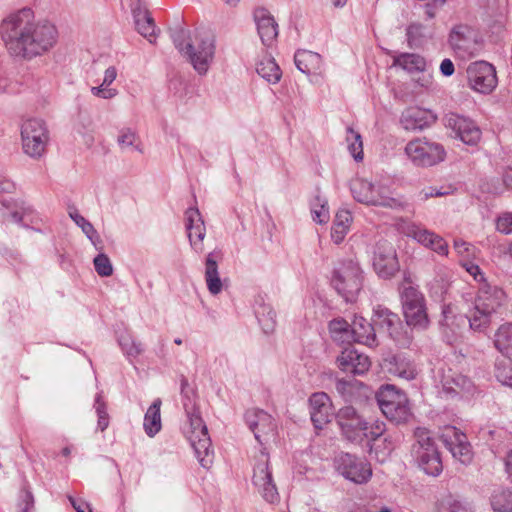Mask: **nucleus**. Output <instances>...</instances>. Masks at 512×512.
Masks as SVG:
<instances>
[{"instance_id":"nucleus-1","label":"nucleus","mask_w":512,"mask_h":512,"mask_svg":"<svg viewBox=\"0 0 512 512\" xmlns=\"http://www.w3.org/2000/svg\"><path fill=\"white\" fill-rule=\"evenodd\" d=\"M1 38L11 55L32 58L50 50L57 42L58 31L48 21H35L31 8L9 13L0 24Z\"/></svg>"},{"instance_id":"nucleus-2","label":"nucleus","mask_w":512,"mask_h":512,"mask_svg":"<svg viewBox=\"0 0 512 512\" xmlns=\"http://www.w3.org/2000/svg\"><path fill=\"white\" fill-rule=\"evenodd\" d=\"M506 301L504 290L498 286L484 282L479 285L478 293L475 298V306L470 316L455 314L454 307L447 305L443 308V328L446 337H449L448 330L452 336H457L458 331L465 327L467 322L471 329L481 331L490 324V317Z\"/></svg>"},{"instance_id":"nucleus-3","label":"nucleus","mask_w":512,"mask_h":512,"mask_svg":"<svg viewBox=\"0 0 512 512\" xmlns=\"http://www.w3.org/2000/svg\"><path fill=\"white\" fill-rule=\"evenodd\" d=\"M176 49L187 57L199 74H205L214 58L215 40L207 32H196L192 37L189 31L179 28L172 33Z\"/></svg>"},{"instance_id":"nucleus-4","label":"nucleus","mask_w":512,"mask_h":512,"mask_svg":"<svg viewBox=\"0 0 512 512\" xmlns=\"http://www.w3.org/2000/svg\"><path fill=\"white\" fill-rule=\"evenodd\" d=\"M402 312L406 324L418 330H425L430 324L426 299L419 288L413 285L410 274H405L399 286Z\"/></svg>"},{"instance_id":"nucleus-5","label":"nucleus","mask_w":512,"mask_h":512,"mask_svg":"<svg viewBox=\"0 0 512 512\" xmlns=\"http://www.w3.org/2000/svg\"><path fill=\"white\" fill-rule=\"evenodd\" d=\"M187 416L188 425L184 429L185 436L194 449L200 465L209 469L213 464L214 452L211 449V439L207 426L198 411L187 412Z\"/></svg>"},{"instance_id":"nucleus-6","label":"nucleus","mask_w":512,"mask_h":512,"mask_svg":"<svg viewBox=\"0 0 512 512\" xmlns=\"http://www.w3.org/2000/svg\"><path fill=\"white\" fill-rule=\"evenodd\" d=\"M363 281V271L359 263L352 259L340 262L331 278L332 286L347 302H353L357 298Z\"/></svg>"},{"instance_id":"nucleus-7","label":"nucleus","mask_w":512,"mask_h":512,"mask_svg":"<svg viewBox=\"0 0 512 512\" xmlns=\"http://www.w3.org/2000/svg\"><path fill=\"white\" fill-rule=\"evenodd\" d=\"M415 438L413 453L419 466L426 474L438 476L443 470V465L430 432L426 428H417Z\"/></svg>"},{"instance_id":"nucleus-8","label":"nucleus","mask_w":512,"mask_h":512,"mask_svg":"<svg viewBox=\"0 0 512 512\" xmlns=\"http://www.w3.org/2000/svg\"><path fill=\"white\" fill-rule=\"evenodd\" d=\"M377 402L382 413L390 421L398 424L406 423L412 416L406 394L393 385L380 388L377 393Z\"/></svg>"},{"instance_id":"nucleus-9","label":"nucleus","mask_w":512,"mask_h":512,"mask_svg":"<svg viewBox=\"0 0 512 512\" xmlns=\"http://www.w3.org/2000/svg\"><path fill=\"white\" fill-rule=\"evenodd\" d=\"M405 153L416 166L429 167L444 161V147L426 138H416L407 143Z\"/></svg>"},{"instance_id":"nucleus-10","label":"nucleus","mask_w":512,"mask_h":512,"mask_svg":"<svg viewBox=\"0 0 512 512\" xmlns=\"http://www.w3.org/2000/svg\"><path fill=\"white\" fill-rule=\"evenodd\" d=\"M23 151L33 158H40L46 151L49 132L45 123L39 119H29L21 128Z\"/></svg>"},{"instance_id":"nucleus-11","label":"nucleus","mask_w":512,"mask_h":512,"mask_svg":"<svg viewBox=\"0 0 512 512\" xmlns=\"http://www.w3.org/2000/svg\"><path fill=\"white\" fill-rule=\"evenodd\" d=\"M350 189L354 199L360 203L388 208L401 206L398 199L389 196L382 187L376 188L367 180L360 178L352 180Z\"/></svg>"},{"instance_id":"nucleus-12","label":"nucleus","mask_w":512,"mask_h":512,"mask_svg":"<svg viewBox=\"0 0 512 512\" xmlns=\"http://www.w3.org/2000/svg\"><path fill=\"white\" fill-rule=\"evenodd\" d=\"M397 230L416 240L419 244L433 250L441 256L448 255V244L440 235L426 229L420 224L409 220L399 219L396 223Z\"/></svg>"},{"instance_id":"nucleus-13","label":"nucleus","mask_w":512,"mask_h":512,"mask_svg":"<svg viewBox=\"0 0 512 512\" xmlns=\"http://www.w3.org/2000/svg\"><path fill=\"white\" fill-rule=\"evenodd\" d=\"M335 467L340 475L355 484H365L372 477L371 464L353 454L341 453L335 459Z\"/></svg>"},{"instance_id":"nucleus-14","label":"nucleus","mask_w":512,"mask_h":512,"mask_svg":"<svg viewBox=\"0 0 512 512\" xmlns=\"http://www.w3.org/2000/svg\"><path fill=\"white\" fill-rule=\"evenodd\" d=\"M252 483L257 492L269 503L279 500L277 486L273 480L272 470L269 465V457L261 453V457L254 465Z\"/></svg>"},{"instance_id":"nucleus-15","label":"nucleus","mask_w":512,"mask_h":512,"mask_svg":"<svg viewBox=\"0 0 512 512\" xmlns=\"http://www.w3.org/2000/svg\"><path fill=\"white\" fill-rule=\"evenodd\" d=\"M467 79L471 89L482 94L491 93L497 85L494 66L486 61H476L467 68Z\"/></svg>"},{"instance_id":"nucleus-16","label":"nucleus","mask_w":512,"mask_h":512,"mask_svg":"<svg viewBox=\"0 0 512 512\" xmlns=\"http://www.w3.org/2000/svg\"><path fill=\"white\" fill-rule=\"evenodd\" d=\"M440 439L452 456L462 464H468L473 458V452L467 436L454 426H444L440 430Z\"/></svg>"},{"instance_id":"nucleus-17","label":"nucleus","mask_w":512,"mask_h":512,"mask_svg":"<svg viewBox=\"0 0 512 512\" xmlns=\"http://www.w3.org/2000/svg\"><path fill=\"white\" fill-rule=\"evenodd\" d=\"M445 126L454 132V137L467 145H476L481 139V130L470 118L449 113L444 118Z\"/></svg>"},{"instance_id":"nucleus-18","label":"nucleus","mask_w":512,"mask_h":512,"mask_svg":"<svg viewBox=\"0 0 512 512\" xmlns=\"http://www.w3.org/2000/svg\"><path fill=\"white\" fill-rule=\"evenodd\" d=\"M449 44L459 57H472L477 50L476 33L468 25H455L449 34Z\"/></svg>"},{"instance_id":"nucleus-19","label":"nucleus","mask_w":512,"mask_h":512,"mask_svg":"<svg viewBox=\"0 0 512 512\" xmlns=\"http://www.w3.org/2000/svg\"><path fill=\"white\" fill-rule=\"evenodd\" d=\"M343 435L350 441L362 439L363 431L367 428V422L357 413L354 407H342L336 414Z\"/></svg>"},{"instance_id":"nucleus-20","label":"nucleus","mask_w":512,"mask_h":512,"mask_svg":"<svg viewBox=\"0 0 512 512\" xmlns=\"http://www.w3.org/2000/svg\"><path fill=\"white\" fill-rule=\"evenodd\" d=\"M245 420L259 443L267 441L275 434L274 419L267 412L260 409H250L245 413Z\"/></svg>"},{"instance_id":"nucleus-21","label":"nucleus","mask_w":512,"mask_h":512,"mask_svg":"<svg viewBox=\"0 0 512 512\" xmlns=\"http://www.w3.org/2000/svg\"><path fill=\"white\" fill-rule=\"evenodd\" d=\"M185 227L192 249L197 253H202L204 250L203 240L206 235V227L198 208L190 207L186 210Z\"/></svg>"},{"instance_id":"nucleus-22","label":"nucleus","mask_w":512,"mask_h":512,"mask_svg":"<svg viewBox=\"0 0 512 512\" xmlns=\"http://www.w3.org/2000/svg\"><path fill=\"white\" fill-rule=\"evenodd\" d=\"M336 363L341 371L355 375H362L371 367L369 357L352 347L345 348L337 357Z\"/></svg>"},{"instance_id":"nucleus-23","label":"nucleus","mask_w":512,"mask_h":512,"mask_svg":"<svg viewBox=\"0 0 512 512\" xmlns=\"http://www.w3.org/2000/svg\"><path fill=\"white\" fill-rule=\"evenodd\" d=\"M436 120L437 116L433 111L417 106L405 109L400 117L402 127L408 131L423 130Z\"/></svg>"},{"instance_id":"nucleus-24","label":"nucleus","mask_w":512,"mask_h":512,"mask_svg":"<svg viewBox=\"0 0 512 512\" xmlns=\"http://www.w3.org/2000/svg\"><path fill=\"white\" fill-rule=\"evenodd\" d=\"M311 421L315 428L321 429L333 416L330 397L324 392H317L309 398Z\"/></svg>"},{"instance_id":"nucleus-25","label":"nucleus","mask_w":512,"mask_h":512,"mask_svg":"<svg viewBox=\"0 0 512 512\" xmlns=\"http://www.w3.org/2000/svg\"><path fill=\"white\" fill-rule=\"evenodd\" d=\"M373 267L385 279L391 278L399 270L397 254L392 246H379L374 254Z\"/></svg>"},{"instance_id":"nucleus-26","label":"nucleus","mask_w":512,"mask_h":512,"mask_svg":"<svg viewBox=\"0 0 512 512\" xmlns=\"http://www.w3.org/2000/svg\"><path fill=\"white\" fill-rule=\"evenodd\" d=\"M132 13L137 31L150 43H154L157 38V29L148 9L138 0L132 6Z\"/></svg>"},{"instance_id":"nucleus-27","label":"nucleus","mask_w":512,"mask_h":512,"mask_svg":"<svg viewBox=\"0 0 512 512\" xmlns=\"http://www.w3.org/2000/svg\"><path fill=\"white\" fill-rule=\"evenodd\" d=\"M254 16L262 43L265 46H271L278 36V25L275 19L265 9H257Z\"/></svg>"},{"instance_id":"nucleus-28","label":"nucleus","mask_w":512,"mask_h":512,"mask_svg":"<svg viewBox=\"0 0 512 512\" xmlns=\"http://www.w3.org/2000/svg\"><path fill=\"white\" fill-rule=\"evenodd\" d=\"M386 368L391 375L404 380H413L418 374L414 362L403 354H397L387 360Z\"/></svg>"},{"instance_id":"nucleus-29","label":"nucleus","mask_w":512,"mask_h":512,"mask_svg":"<svg viewBox=\"0 0 512 512\" xmlns=\"http://www.w3.org/2000/svg\"><path fill=\"white\" fill-rule=\"evenodd\" d=\"M351 342L366 346L376 344V335L372 324L361 316H355L351 323Z\"/></svg>"},{"instance_id":"nucleus-30","label":"nucleus","mask_w":512,"mask_h":512,"mask_svg":"<svg viewBox=\"0 0 512 512\" xmlns=\"http://www.w3.org/2000/svg\"><path fill=\"white\" fill-rule=\"evenodd\" d=\"M374 321L375 324L385 330L391 338L397 339L400 335L402 328L400 317L388 308L378 306L375 309Z\"/></svg>"},{"instance_id":"nucleus-31","label":"nucleus","mask_w":512,"mask_h":512,"mask_svg":"<svg viewBox=\"0 0 512 512\" xmlns=\"http://www.w3.org/2000/svg\"><path fill=\"white\" fill-rule=\"evenodd\" d=\"M437 512H470L468 502L462 499L459 494L446 491L440 494L435 502Z\"/></svg>"},{"instance_id":"nucleus-32","label":"nucleus","mask_w":512,"mask_h":512,"mask_svg":"<svg viewBox=\"0 0 512 512\" xmlns=\"http://www.w3.org/2000/svg\"><path fill=\"white\" fill-rule=\"evenodd\" d=\"M443 388L447 393L472 394L475 386L470 378L460 373L444 376Z\"/></svg>"},{"instance_id":"nucleus-33","label":"nucleus","mask_w":512,"mask_h":512,"mask_svg":"<svg viewBox=\"0 0 512 512\" xmlns=\"http://www.w3.org/2000/svg\"><path fill=\"white\" fill-rule=\"evenodd\" d=\"M205 281L208 291L212 295H217L222 291L223 285L214 253H209L205 260Z\"/></svg>"},{"instance_id":"nucleus-34","label":"nucleus","mask_w":512,"mask_h":512,"mask_svg":"<svg viewBox=\"0 0 512 512\" xmlns=\"http://www.w3.org/2000/svg\"><path fill=\"white\" fill-rule=\"evenodd\" d=\"M161 405V399L157 398L145 413L143 427L149 437L155 436L161 430Z\"/></svg>"},{"instance_id":"nucleus-35","label":"nucleus","mask_w":512,"mask_h":512,"mask_svg":"<svg viewBox=\"0 0 512 512\" xmlns=\"http://www.w3.org/2000/svg\"><path fill=\"white\" fill-rule=\"evenodd\" d=\"M116 77V67L109 66L104 72V78L102 83L99 86L91 88L92 95L102 99L114 98L118 94V91L115 88H111L110 85L115 81Z\"/></svg>"},{"instance_id":"nucleus-36","label":"nucleus","mask_w":512,"mask_h":512,"mask_svg":"<svg viewBox=\"0 0 512 512\" xmlns=\"http://www.w3.org/2000/svg\"><path fill=\"white\" fill-rule=\"evenodd\" d=\"M256 71L259 76L265 79L267 82L276 84L280 81L282 71L274 58L265 55L257 64Z\"/></svg>"},{"instance_id":"nucleus-37","label":"nucleus","mask_w":512,"mask_h":512,"mask_svg":"<svg viewBox=\"0 0 512 512\" xmlns=\"http://www.w3.org/2000/svg\"><path fill=\"white\" fill-rule=\"evenodd\" d=\"M294 61L301 72L310 74L320 67L321 57L318 53L312 51L299 50L295 53Z\"/></svg>"},{"instance_id":"nucleus-38","label":"nucleus","mask_w":512,"mask_h":512,"mask_svg":"<svg viewBox=\"0 0 512 512\" xmlns=\"http://www.w3.org/2000/svg\"><path fill=\"white\" fill-rule=\"evenodd\" d=\"M352 221V216L348 210L337 212L331 229V238L336 244H340L347 235Z\"/></svg>"},{"instance_id":"nucleus-39","label":"nucleus","mask_w":512,"mask_h":512,"mask_svg":"<svg viewBox=\"0 0 512 512\" xmlns=\"http://www.w3.org/2000/svg\"><path fill=\"white\" fill-rule=\"evenodd\" d=\"M393 64L408 72H421L426 68L425 59L415 53H402L394 57Z\"/></svg>"},{"instance_id":"nucleus-40","label":"nucleus","mask_w":512,"mask_h":512,"mask_svg":"<svg viewBox=\"0 0 512 512\" xmlns=\"http://www.w3.org/2000/svg\"><path fill=\"white\" fill-rule=\"evenodd\" d=\"M494 345L506 357H512V324L501 325L495 333Z\"/></svg>"},{"instance_id":"nucleus-41","label":"nucleus","mask_w":512,"mask_h":512,"mask_svg":"<svg viewBox=\"0 0 512 512\" xmlns=\"http://www.w3.org/2000/svg\"><path fill=\"white\" fill-rule=\"evenodd\" d=\"M491 508L494 512H512V490L498 488L490 497Z\"/></svg>"},{"instance_id":"nucleus-42","label":"nucleus","mask_w":512,"mask_h":512,"mask_svg":"<svg viewBox=\"0 0 512 512\" xmlns=\"http://www.w3.org/2000/svg\"><path fill=\"white\" fill-rule=\"evenodd\" d=\"M329 331L334 341L351 343V324L344 319H334L329 323Z\"/></svg>"},{"instance_id":"nucleus-43","label":"nucleus","mask_w":512,"mask_h":512,"mask_svg":"<svg viewBox=\"0 0 512 512\" xmlns=\"http://www.w3.org/2000/svg\"><path fill=\"white\" fill-rule=\"evenodd\" d=\"M494 375L496 379L505 386L512 388V360L511 357L497 359L495 362Z\"/></svg>"},{"instance_id":"nucleus-44","label":"nucleus","mask_w":512,"mask_h":512,"mask_svg":"<svg viewBox=\"0 0 512 512\" xmlns=\"http://www.w3.org/2000/svg\"><path fill=\"white\" fill-rule=\"evenodd\" d=\"M395 446L396 439L392 435L387 434L381 441L379 439L377 442L373 443L371 449L374 450L380 461H384L395 449Z\"/></svg>"},{"instance_id":"nucleus-45","label":"nucleus","mask_w":512,"mask_h":512,"mask_svg":"<svg viewBox=\"0 0 512 512\" xmlns=\"http://www.w3.org/2000/svg\"><path fill=\"white\" fill-rule=\"evenodd\" d=\"M346 140L348 142V149L353 158L356 161L363 160V142L361 139V135L353 130L352 128H347Z\"/></svg>"},{"instance_id":"nucleus-46","label":"nucleus","mask_w":512,"mask_h":512,"mask_svg":"<svg viewBox=\"0 0 512 512\" xmlns=\"http://www.w3.org/2000/svg\"><path fill=\"white\" fill-rule=\"evenodd\" d=\"M118 342L123 353L128 358H136L142 353V344L133 339L130 334L121 335Z\"/></svg>"},{"instance_id":"nucleus-47","label":"nucleus","mask_w":512,"mask_h":512,"mask_svg":"<svg viewBox=\"0 0 512 512\" xmlns=\"http://www.w3.org/2000/svg\"><path fill=\"white\" fill-rule=\"evenodd\" d=\"M359 383L357 381H348L344 379L337 380L335 388L336 391L343 397L346 402H353L355 393L358 389Z\"/></svg>"},{"instance_id":"nucleus-48","label":"nucleus","mask_w":512,"mask_h":512,"mask_svg":"<svg viewBox=\"0 0 512 512\" xmlns=\"http://www.w3.org/2000/svg\"><path fill=\"white\" fill-rule=\"evenodd\" d=\"M117 143L122 150L134 147L136 150L140 151L139 148V138L136 133L130 128H123L119 131V135L117 137Z\"/></svg>"},{"instance_id":"nucleus-49","label":"nucleus","mask_w":512,"mask_h":512,"mask_svg":"<svg viewBox=\"0 0 512 512\" xmlns=\"http://www.w3.org/2000/svg\"><path fill=\"white\" fill-rule=\"evenodd\" d=\"M312 217L313 220L319 224L327 223L329 220V208L325 201H322L319 197H316L312 203Z\"/></svg>"},{"instance_id":"nucleus-50","label":"nucleus","mask_w":512,"mask_h":512,"mask_svg":"<svg viewBox=\"0 0 512 512\" xmlns=\"http://www.w3.org/2000/svg\"><path fill=\"white\" fill-rule=\"evenodd\" d=\"M386 431V425L383 421L376 420L372 423L367 422V428L363 431L362 438L365 437L374 443L377 442L381 437H384Z\"/></svg>"},{"instance_id":"nucleus-51","label":"nucleus","mask_w":512,"mask_h":512,"mask_svg":"<svg viewBox=\"0 0 512 512\" xmlns=\"http://www.w3.org/2000/svg\"><path fill=\"white\" fill-rule=\"evenodd\" d=\"M17 512H35V500L32 492L23 488L17 502Z\"/></svg>"},{"instance_id":"nucleus-52","label":"nucleus","mask_w":512,"mask_h":512,"mask_svg":"<svg viewBox=\"0 0 512 512\" xmlns=\"http://www.w3.org/2000/svg\"><path fill=\"white\" fill-rule=\"evenodd\" d=\"M94 407L98 416V428L104 431L109 425V416L101 394L96 395Z\"/></svg>"},{"instance_id":"nucleus-53","label":"nucleus","mask_w":512,"mask_h":512,"mask_svg":"<svg viewBox=\"0 0 512 512\" xmlns=\"http://www.w3.org/2000/svg\"><path fill=\"white\" fill-rule=\"evenodd\" d=\"M454 249L456 250L457 254L461 257V264L463 262L470 261V259L474 258L476 255L475 246L464 240H455Z\"/></svg>"},{"instance_id":"nucleus-54","label":"nucleus","mask_w":512,"mask_h":512,"mask_svg":"<svg viewBox=\"0 0 512 512\" xmlns=\"http://www.w3.org/2000/svg\"><path fill=\"white\" fill-rule=\"evenodd\" d=\"M94 267L98 275L102 277L111 276L113 273L111 261L105 254H98L94 258Z\"/></svg>"},{"instance_id":"nucleus-55","label":"nucleus","mask_w":512,"mask_h":512,"mask_svg":"<svg viewBox=\"0 0 512 512\" xmlns=\"http://www.w3.org/2000/svg\"><path fill=\"white\" fill-rule=\"evenodd\" d=\"M496 229L502 234H512V212H505L498 216Z\"/></svg>"},{"instance_id":"nucleus-56","label":"nucleus","mask_w":512,"mask_h":512,"mask_svg":"<svg viewBox=\"0 0 512 512\" xmlns=\"http://www.w3.org/2000/svg\"><path fill=\"white\" fill-rule=\"evenodd\" d=\"M71 218L74 222L82 229V231L87 235L89 239H92L96 234V230L93 225L86 220L82 215L78 212L70 213Z\"/></svg>"},{"instance_id":"nucleus-57","label":"nucleus","mask_w":512,"mask_h":512,"mask_svg":"<svg viewBox=\"0 0 512 512\" xmlns=\"http://www.w3.org/2000/svg\"><path fill=\"white\" fill-rule=\"evenodd\" d=\"M461 265L474 278L475 281L479 282L480 285L484 282H487L483 272L477 264H474L471 261H467L463 262Z\"/></svg>"},{"instance_id":"nucleus-58","label":"nucleus","mask_w":512,"mask_h":512,"mask_svg":"<svg viewBox=\"0 0 512 512\" xmlns=\"http://www.w3.org/2000/svg\"><path fill=\"white\" fill-rule=\"evenodd\" d=\"M260 325L262 326L265 333L273 332L275 328V312L271 309L268 310L267 316H257Z\"/></svg>"},{"instance_id":"nucleus-59","label":"nucleus","mask_w":512,"mask_h":512,"mask_svg":"<svg viewBox=\"0 0 512 512\" xmlns=\"http://www.w3.org/2000/svg\"><path fill=\"white\" fill-rule=\"evenodd\" d=\"M33 213V209L29 206L22 205L20 207V210H15L11 212V218L15 222H21L24 220L25 217L29 216Z\"/></svg>"},{"instance_id":"nucleus-60","label":"nucleus","mask_w":512,"mask_h":512,"mask_svg":"<svg viewBox=\"0 0 512 512\" xmlns=\"http://www.w3.org/2000/svg\"><path fill=\"white\" fill-rule=\"evenodd\" d=\"M440 71L444 76H451L455 71L453 62L448 58L444 59L440 64Z\"/></svg>"},{"instance_id":"nucleus-61","label":"nucleus","mask_w":512,"mask_h":512,"mask_svg":"<svg viewBox=\"0 0 512 512\" xmlns=\"http://www.w3.org/2000/svg\"><path fill=\"white\" fill-rule=\"evenodd\" d=\"M71 503L77 512H92L90 506L83 501L71 500Z\"/></svg>"},{"instance_id":"nucleus-62","label":"nucleus","mask_w":512,"mask_h":512,"mask_svg":"<svg viewBox=\"0 0 512 512\" xmlns=\"http://www.w3.org/2000/svg\"><path fill=\"white\" fill-rule=\"evenodd\" d=\"M421 28H422V26L420 24H410L407 27L406 34H407V38H408V42L409 43L412 42L413 35L417 34L418 32H420Z\"/></svg>"},{"instance_id":"nucleus-63","label":"nucleus","mask_w":512,"mask_h":512,"mask_svg":"<svg viewBox=\"0 0 512 512\" xmlns=\"http://www.w3.org/2000/svg\"><path fill=\"white\" fill-rule=\"evenodd\" d=\"M505 468L508 475L512 477V448L507 452L505 457Z\"/></svg>"},{"instance_id":"nucleus-64","label":"nucleus","mask_w":512,"mask_h":512,"mask_svg":"<svg viewBox=\"0 0 512 512\" xmlns=\"http://www.w3.org/2000/svg\"><path fill=\"white\" fill-rule=\"evenodd\" d=\"M503 182L508 188H512V168H508L503 175Z\"/></svg>"}]
</instances>
